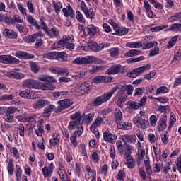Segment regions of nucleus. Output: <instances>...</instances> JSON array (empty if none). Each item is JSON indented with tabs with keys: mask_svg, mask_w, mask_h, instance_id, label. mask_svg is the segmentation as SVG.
<instances>
[{
	"mask_svg": "<svg viewBox=\"0 0 181 181\" xmlns=\"http://www.w3.org/2000/svg\"><path fill=\"white\" fill-rule=\"evenodd\" d=\"M23 87L25 88H40V90H54L56 86L50 83H37L33 79H27L23 81Z\"/></svg>",
	"mask_w": 181,
	"mask_h": 181,
	"instance_id": "nucleus-1",
	"label": "nucleus"
},
{
	"mask_svg": "<svg viewBox=\"0 0 181 181\" xmlns=\"http://www.w3.org/2000/svg\"><path fill=\"white\" fill-rule=\"evenodd\" d=\"M151 69V65L147 64L144 66H141L139 68L134 69L131 71V72H128L127 74V77H131L132 78H135V77H138L139 74H142L145 71L149 70Z\"/></svg>",
	"mask_w": 181,
	"mask_h": 181,
	"instance_id": "nucleus-2",
	"label": "nucleus"
},
{
	"mask_svg": "<svg viewBox=\"0 0 181 181\" xmlns=\"http://www.w3.org/2000/svg\"><path fill=\"white\" fill-rule=\"evenodd\" d=\"M18 121L20 122H30V127L29 129H32L34 128L35 125H36V120L33 119V116H30L26 113L17 116Z\"/></svg>",
	"mask_w": 181,
	"mask_h": 181,
	"instance_id": "nucleus-3",
	"label": "nucleus"
},
{
	"mask_svg": "<svg viewBox=\"0 0 181 181\" xmlns=\"http://www.w3.org/2000/svg\"><path fill=\"white\" fill-rule=\"evenodd\" d=\"M0 63L4 64H19L20 61L11 55H0Z\"/></svg>",
	"mask_w": 181,
	"mask_h": 181,
	"instance_id": "nucleus-4",
	"label": "nucleus"
},
{
	"mask_svg": "<svg viewBox=\"0 0 181 181\" xmlns=\"http://www.w3.org/2000/svg\"><path fill=\"white\" fill-rule=\"evenodd\" d=\"M91 88V83L90 81H86L81 84L76 90L77 95H83L86 93H88Z\"/></svg>",
	"mask_w": 181,
	"mask_h": 181,
	"instance_id": "nucleus-5",
	"label": "nucleus"
},
{
	"mask_svg": "<svg viewBox=\"0 0 181 181\" xmlns=\"http://www.w3.org/2000/svg\"><path fill=\"white\" fill-rule=\"evenodd\" d=\"M57 104L59 105L57 107L55 112H62L63 110H66V108H70L71 107L72 104L70 100L65 99L62 100H59L57 102Z\"/></svg>",
	"mask_w": 181,
	"mask_h": 181,
	"instance_id": "nucleus-6",
	"label": "nucleus"
},
{
	"mask_svg": "<svg viewBox=\"0 0 181 181\" xmlns=\"http://www.w3.org/2000/svg\"><path fill=\"white\" fill-rule=\"evenodd\" d=\"M18 111V109L15 107H9L7 108L6 115L4 117V121L6 122H13V114Z\"/></svg>",
	"mask_w": 181,
	"mask_h": 181,
	"instance_id": "nucleus-7",
	"label": "nucleus"
},
{
	"mask_svg": "<svg viewBox=\"0 0 181 181\" xmlns=\"http://www.w3.org/2000/svg\"><path fill=\"white\" fill-rule=\"evenodd\" d=\"M133 122L136 124V127H138V128H143V129H145L146 128H148V127H149V122L142 119L139 116H136L133 119Z\"/></svg>",
	"mask_w": 181,
	"mask_h": 181,
	"instance_id": "nucleus-8",
	"label": "nucleus"
},
{
	"mask_svg": "<svg viewBox=\"0 0 181 181\" xmlns=\"http://www.w3.org/2000/svg\"><path fill=\"white\" fill-rule=\"evenodd\" d=\"M166 122H168V116L166 115H161L158 122V131H163L166 129Z\"/></svg>",
	"mask_w": 181,
	"mask_h": 181,
	"instance_id": "nucleus-9",
	"label": "nucleus"
},
{
	"mask_svg": "<svg viewBox=\"0 0 181 181\" xmlns=\"http://www.w3.org/2000/svg\"><path fill=\"white\" fill-rule=\"evenodd\" d=\"M103 139L106 142L114 144L115 141H117V136H115V134H112L110 131L106 130L103 132Z\"/></svg>",
	"mask_w": 181,
	"mask_h": 181,
	"instance_id": "nucleus-10",
	"label": "nucleus"
},
{
	"mask_svg": "<svg viewBox=\"0 0 181 181\" xmlns=\"http://www.w3.org/2000/svg\"><path fill=\"white\" fill-rule=\"evenodd\" d=\"M56 110H57V108H56L54 105H49L44 109L42 116L43 118H49L52 115V112H53V111L56 112Z\"/></svg>",
	"mask_w": 181,
	"mask_h": 181,
	"instance_id": "nucleus-11",
	"label": "nucleus"
},
{
	"mask_svg": "<svg viewBox=\"0 0 181 181\" xmlns=\"http://www.w3.org/2000/svg\"><path fill=\"white\" fill-rule=\"evenodd\" d=\"M106 121L107 119H105V117H98L95 122L90 124V131H93V129H95V128H97V127H100L101 124H105Z\"/></svg>",
	"mask_w": 181,
	"mask_h": 181,
	"instance_id": "nucleus-12",
	"label": "nucleus"
},
{
	"mask_svg": "<svg viewBox=\"0 0 181 181\" xmlns=\"http://www.w3.org/2000/svg\"><path fill=\"white\" fill-rule=\"evenodd\" d=\"M71 119L79 125L83 124V115H81V112H76L71 115Z\"/></svg>",
	"mask_w": 181,
	"mask_h": 181,
	"instance_id": "nucleus-13",
	"label": "nucleus"
},
{
	"mask_svg": "<svg viewBox=\"0 0 181 181\" xmlns=\"http://www.w3.org/2000/svg\"><path fill=\"white\" fill-rule=\"evenodd\" d=\"M15 56H16V57H18V59H33L35 57V55H33L32 54H29L25 52H23V51L17 52L16 53Z\"/></svg>",
	"mask_w": 181,
	"mask_h": 181,
	"instance_id": "nucleus-14",
	"label": "nucleus"
},
{
	"mask_svg": "<svg viewBox=\"0 0 181 181\" xmlns=\"http://www.w3.org/2000/svg\"><path fill=\"white\" fill-rule=\"evenodd\" d=\"M3 35L8 39H16L18 37V33L8 28L4 30Z\"/></svg>",
	"mask_w": 181,
	"mask_h": 181,
	"instance_id": "nucleus-15",
	"label": "nucleus"
},
{
	"mask_svg": "<svg viewBox=\"0 0 181 181\" xmlns=\"http://www.w3.org/2000/svg\"><path fill=\"white\" fill-rule=\"evenodd\" d=\"M108 100H110L107 95H105V93H104L103 95H102L101 96L97 97L95 100H94V105H95V107H98V105H101V104H103V103H107V101H108Z\"/></svg>",
	"mask_w": 181,
	"mask_h": 181,
	"instance_id": "nucleus-16",
	"label": "nucleus"
},
{
	"mask_svg": "<svg viewBox=\"0 0 181 181\" xmlns=\"http://www.w3.org/2000/svg\"><path fill=\"white\" fill-rule=\"evenodd\" d=\"M38 80H40V81H42L43 84H52L50 83H56L57 81L56 78L53 76H44L38 78Z\"/></svg>",
	"mask_w": 181,
	"mask_h": 181,
	"instance_id": "nucleus-17",
	"label": "nucleus"
},
{
	"mask_svg": "<svg viewBox=\"0 0 181 181\" xmlns=\"http://www.w3.org/2000/svg\"><path fill=\"white\" fill-rule=\"evenodd\" d=\"M83 63L84 64H90L91 63H98V64H100L102 63L101 60L98 59L95 57L88 56L86 57H83Z\"/></svg>",
	"mask_w": 181,
	"mask_h": 181,
	"instance_id": "nucleus-18",
	"label": "nucleus"
},
{
	"mask_svg": "<svg viewBox=\"0 0 181 181\" xmlns=\"http://www.w3.org/2000/svg\"><path fill=\"white\" fill-rule=\"evenodd\" d=\"M47 100L40 99L33 105V108L34 110H40V108H43V107L47 105Z\"/></svg>",
	"mask_w": 181,
	"mask_h": 181,
	"instance_id": "nucleus-19",
	"label": "nucleus"
},
{
	"mask_svg": "<svg viewBox=\"0 0 181 181\" xmlns=\"http://www.w3.org/2000/svg\"><path fill=\"white\" fill-rule=\"evenodd\" d=\"M7 77L16 78V80H22V78H25V75L19 72L11 71L7 73Z\"/></svg>",
	"mask_w": 181,
	"mask_h": 181,
	"instance_id": "nucleus-20",
	"label": "nucleus"
},
{
	"mask_svg": "<svg viewBox=\"0 0 181 181\" xmlns=\"http://www.w3.org/2000/svg\"><path fill=\"white\" fill-rule=\"evenodd\" d=\"M82 116L83 124H91L93 119H94V113H88L86 115L83 114Z\"/></svg>",
	"mask_w": 181,
	"mask_h": 181,
	"instance_id": "nucleus-21",
	"label": "nucleus"
},
{
	"mask_svg": "<svg viewBox=\"0 0 181 181\" xmlns=\"http://www.w3.org/2000/svg\"><path fill=\"white\" fill-rule=\"evenodd\" d=\"M45 129H43V120L40 119L37 123V129H35V134L37 136H42Z\"/></svg>",
	"mask_w": 181,
	"mask_h": 181,
	"instance_id": "nucleus-22",
	"label": "nucleus"
},
{
	"mask_svg": "<svg viewBox=\"0 0 181 181\" xmlns=\"http://www.w3.org/2000/svg\"><path fill=\"white\" fill-rule=\"evenodd\" d=\"M117 128L119 129H131L132 128V124L130 122H119L117 123Z\"/></svg>",
	"mask_w": 181,
	"mask_h": 181,
	"instance_id": "nucleus-23",
	"label": "nucleus"
},
{
	"mask_svg": "<svg viewBox=\"0 0 181 181\" xmlns=\"http://www.w3.org/2000/svg\"><path fill=\"white\" fill-rule=\"evenodd\" d=\"M27 21L30 25H32L33 26H35V29H37V30H40V25L37 24V21H36V19L33 18L32 16L28 15L27 16Z\"/></svg>",
	"mask_w": 181,
	"mask_h": 181,
	"instance_id": "nucleus-24",
	"label": "nucleus"
},
{
	"mask_svg": "<svg viewBox=\"0 0 181 181\" xmlns=\"http://www.w3.org/2000/svg\"><path fill=\"white\" fill-rule=\"evenodd\" d=\"M19 96L23 97V98H27L28 100H30V98H33V93H32L30 90L27 89L25 90H21L19 93Z\"/></svg>",
	"mask_w": 181,
	"mask_h": 181,
	"instance_id": "nucleus-25",
	"label": "nucleus"
},
{
	"mask_svg": "<svg viewBox=\"0 0 181 181\" xmlns=\"http://www.w3.org/2000/svg\"><path fill=\"white\" fill-rule=\"evenodd\" d=\"M42 36V34L39 33H35L31 35H28L27 37V42L28 43H35L39 37Z\"/></svg>",
	"mask_w": 181,
	"mask_h": 181,
	"instance_id": "nucleus-26",
	"label": "nucleus"
},
{
	"mask_svg": "<svg viewBox=\"0 0 181 181\" xmlns=\"http://www.w3.org/2000/svg\"><path fill=\"white\" fill-rule=\"evenodd\" d=\"M121 71V65H115L107 70V74H118Z\"/></svg>",
	"mask_w": 181,
	"mask_h": 181,
	"instance_id": "nucleus-27",
	"label": "nucleus"
},
{
	"mask_svg": "<svg viewBox=\"0 0 181 181\" xmlns=\"http://www.w3.org/2000/svg\"><path fill=\"white\" fill-rule=\"evenodd\" d=\"M122 138L124 142H129V144H135L136 141L134 136L129 134L123 135Z\"/></svg>",
	"mask_w": 181,
	"mask_h": 181,
	"instance_id": "nucleus-28",
	"label": "nucleus"
},
{
	"mask_svg": "<svg viewBox=\"0 0 181 181\" xmlns=\"http://www.w3.org/2000/svg\"><path fill=\"white\" fill-rule=\"evenodd\" d=\"M141 52L138 49H131L124 54V57H134L141 54Z\"/></svg>",
	"mask_w": 181,
	"mask_h": 181,
	"instance_id": "nucleus-29",
	"label": "nucleus"
},
{
	"mask_svg": "<svg viewBox=\"0 0 181 181\" xmlns=\"http://www.w3.org/2000/svg\"><path fill=\"white\" fill-rule=\"evenodd\" d=\"M88 46L93 52H100V50H103L101 45H98L96 42H90Z\"/></svg>",
	"mask_w": 181,
	"mask_h": 181,
	"instance_id": "nucleus-30",
	"label": "nucleus"
},
{
	"mask_svg": "<svg viewBox=\"0 0 181 181\" xmlns=\"http://www.w3.org/2000/svg\"><path fill=\"white\" fill-rule=\"evenodd\" d=\"M86 30L90 36H94L97 33V28L93 25H88Z\"/></svg>",
	"mask_w": 181,
	"mask_h": 181,
	"instance_id": "nucleus-31",
	"label": "nucleus"
},
{
	"mask_svg": "<svg viewBox=\"0 0 181 181\" xmlns=\"http://www.w3.org/2000/svg\"><path fill=\"white\" fill-rule=\"evenodd\" d=\"M49 34H47L49 37H59V30L55 26H52V28L49 31Z\"/></svg>",
	"mask_w": 181,
	"mask_h": 181,
	"instance_id": "nucleus-32",
	"label": "nucleus"
},
{
	"mask_svg": "<svg viewBox=\"0 0 181 181\" xmlns=\"http://www.w3.org/2000/svg\"><path fill=\"white\" fill-rule=\"evenodd\" d=\"M126 105L132 110H138L139 108H141V104H139L138 102L132 100H129Z\"/></svg>",
	"mask_w": 181,
	"mask_h": 181,
	"instance_id": "nucleus-33",
	"label": "nucleus"
},
{
	"mask_svg": "<svg viewBox=\"0 0 181 181\" xmlns=\"http://www.w3.org/2000/svg\"><path fill=\"white\" fill-rule=\"evenodd\" d=\"M67 94H69V91L67 90L56 91L53 93V97H54V98H63V97L67 95Z\"/></svg>",
	"mask_w": 181,
	"mask_h": 181,
	"instance_id": "nucleus-34",
	"label": "nucleus"
},
{
	"mask_svg": "<svg viewBox=\"0 0 181 181\" xmlns=\"http://www.w3.org/2000/svg\"><path fill=\"white\" fill-rule=\"evenodd\" d=\"M7 170H8V175H10V176H13V172L15 170V165H13V161H12V160H10L8 162V165L7 166Z\"/></svg>",
	"mask_w": 181,
	"mask_h": 181,
	"instance_id": "nucleus-35",
	"label": "nucleus"
},
{
	"mask_svg": "<svg viewBox=\"0 0 181 181\" xmlns=\"http://www.w3.org/2000/svg\"><path fill=\"white\" fill-rule=\"evenodd\" d=\"M168 30H171V32H181V24L173 23V25H170Z\"/></svg>",
	"mask_w": 181,
	"mask_h": 181,
	"instance_id": "nucleus-36",
	"label": "nucleus"
},
{
	"mask_svg": "<svg viewBox=\"0 0 181 181\" xmlns=\"http://www.w3.org/2000/svg\"><path fill=\"white\" fill-rule=\"evenodd\" d=\"M66 44V40L64 39V36L62 39H61L59 41L57 42V46H56V43H54L52 46V50H54V49L56 48L59 49V47H61L62 46H64Z\"/></svg>",
	"mask_w": 181,
	"mask_h": 181,
	"instance_id": "nucleus-37",
	"label": "nucleus"
},
{
	"mask_svg": "<svg viewBox=\"0 0 181 181\" xmlns=\"http://www.w3.org/2000/svg\"><path fill=\"white\" fill-rule=\"evenodd\" d=\"M127 47L130 48H137L142 47V42H129L126 44Z\"/></svg>",
	"mask_w": 181,
	"mask_h": 181,
	"instance_id": "nucleus-38",
	"label": "nucleus"
},
{
	"mask_svg": "<svg viewBox=\"0 0 181 181\" xmlns=\"http://www.w3.org/2000/svg\"><path fill=\"white\" fill-rule=\"evenodd\" d=\"M93 83L95 84H101V83H104L105 81V76H95L92 80Z\"/></svg>",
	"mask_w": 181,
	"mask_h": 181,
	"instance_id": "nucleus-39",
	"label": "nucleus"
},
{
	"mask_svg": "<svg viewBox=\"0 0 181 181\" xmlns=\"http://www.w3.org/2000/svg\"><path fill=\"white\" fill-rule=\"evenodd\" d=\"M115 117L117 124L121 122V120L122 119V113L119 109H116L115 110Z\"/></svg>",
	"mask_w": 181,
	"mask_h": 181,
	"instance_id": "nucleus-40",
	"label": "nucleus"
},
{
	"mask_svg": "<svg viewBox=\"0 0 181 181\" xmlns=\"http://www.w3.org/2000/svg\"><path fill=\"white\" fill-rule=\"evenodd\" d=\"M176 42H177V36L173 37L167 45V49H172V47H173L176 44Z\"/></svg>",
	"mask_w": 181,
	"mask_h": 181,
	"instance_id": "nucleus-41",
	"label": "nucleus"
},
{
	"mask_svg": "<svg viewBox=\"0 0 181 181\" xmlns=\"http://www.w3.org/2000/svg\"><path fill=\"white\" fill-rule=\"evenodd\" d=\"M116 35L118 36H124V35H127L128 33V28H119V29L116 30Z\"/></svg>",
	"mask_w": 181,
	"mask_h": 181,
	"instance_id": "nucleus-42",
	"label": "nucleus"
},
{
	"mask_svg": "<svg viewBox=\"0 0 181 181\" xmlns=\"http://www.w3.org/2000/svg\"><path fill=\"white\" fill-rule=\"evenodd\" d=\"M13 98H15L13 94L4 95L0 97V101H10L11 100H13Z\"/></svg>",
	"mask_w": 181,
	"mask_h": 181,
	"instance_id": "nucleus-43",
	"label": "nucleus"
},
{
	"mask_svg": "<svg viewBox=\"0 0 181 181\" xmlns=\"http://www.w3.org/2000/svg\"><path fill=\"white\" fill-rule=\"evenodd\" d=\"M168 92H169V89H168L166 86H161L157 88L156 95H158V94H165Z\"/></svg>",
	"mask_w": 181,
	"mask_h": 181,
	"instance_id": "nucleus-44",
	"label": "nucleus"
},
{
	"mask_svg": "<svg viewBox=\"0 0 181 181\" xmlns=\"http://www.w3.org/2000/svg\"><path fill=\"white\" fill-rule=\"evenodd\" d=\"M54 8L55 9V12L57 13L59 12H60V9H62V8H63V5L62 4V2L59 1L57 3H56L55 1L52 2Z\"/></svg>",
	"mask_w": 181,
	"mask_h": 181,
	"instance_id": "nucleus-45",
	"label": "nucleus"
},
{
	"mask_svg": "<svg viewBox=\"0 0 181 181\" xmlns=\"http://www.w3.org/2000/svg\"><path fill=\"white\" fill-rule=\"evenodd\" d=\"M58 76H65V77H69V69L67 68H59Z\"/></svg>",
	"mask_w": 181,
	"mask_h": 181,
	"instance_id": "nucleus-46",
	"label": "nucleus"
},
{
	"mask_svg": "<svg viewBox=\"0 0 181 181\" xmlns=\"http://www.w3.org/2000/svg\"><path fill=\"white\" fill-rule=\"evenodd\" d=\"M117 180H125V172L124 170H121L118 172L117 176H116Z\"/></svg>",
	"mask_w": 181,
	"mask_h": 181,
	"instance_id": "nucleus-47",
	"label": "nucleus"
},
{
	"mask_svg": "<svg viewBox=\"0 0 181 181\" xmlns=\"http://www.w3.org/2000/svg\"><path fill=\"white\" fill-rule=\"evenodd\" d=\"M110 53L112 57H118L119 49L118 48H112L110 49Z\"/></svg>",
	"mask_w": 181,
	"mask_h": 181,
	"instance_id": "nucleus-48",
	"label": "nucleus"
},
{
	"mask_svg": "<svg viewBox=\"0 0 181 181\" xmlns=\"http://www.w3.org/2000/svg\"><path fill=\"white\" fill-rule=\"evenodd\" d=\"M30 66L33 73H37V71H39V66H37V64H36L35 62H30Z\"/></svg>",
	"mask_w": 181,
	"mask_h": 181,
	"instance_id": "nucleus-49",
	"label": "nucleus"
},
{
	"mask_svg": "<svg viewBox=\"0 0 181 181\" xmlns=\"http://www.w3.org/2000/svg\"><path fill=\"white\" fill-rule=\"evenodd\" d=\"M83 13H85L86 18L88 19H93L94 18V11L89 10L88 8L83 11Z\"/></svg>",
	"mask_w": 181,
	"mask_h": 181,
	"instance_id": "nucleus-50",
	"label": "nucleus"
},
{
	"mask_svg": "<svg viewBox=\"0 0 181 181\" xmlns=\"http://www.w3.org/2000/svg\"><path fill=\"white\" fill-rule=\"evenodd\" d=\"M166 28H168V25L156 26V27L151 28L150 30L151 32H159L160 30H163V29H166Z\"/></svg>",
	"mask_w": 181,
	"mask_h": 181,
	"instance_id": "nucleus-51",
	"label": "nucleus"
},
{
	"mask_svg": "<svg viewBox=\"0 0 181 181\" xmlns=\"http://www.w3.org/2000/svg\"><path fill=\"white\" fill-rule=\"evenodd\" d=\"M70 141L71 142V144L73 145L74 148H76L77 146V135L73 134L71 136Z\"/></svg>",
	"mask_w": 181,
	"mask_h": 181,
	"instance_id": "nucleus-52",
	"label": "nucleus"
},
{
	"mask_svg": "<svg viewBox=\"0 0 181 181\" xmlns=\"http://www.w3.org/2000/svg\"><path fill=\"white\" fill-rule=\"evenodd\" d=\"M116 145H117V149L119 152V153H124V146L122 145V141H117L116 142Z\"/></svg>",
	"mask_w": 181,
	"mask_h": 181,
	"instance_id": "nucleus-53",
	"label": "nucleus"
},
{
	"mask_svg": "<svg viewBox=\"0 0 181 181\" xmlns=\"http://www.w3.org/2000/svg\"><path fill=\"white\" fill-rule=\"evenodd\" d=\"M161 141L163 144L165 145H168V142L169 141V134H168V132H166L163 136H161Z\"/></svg>",
	"mask_w": 181,
	"mask_h": 181,
	"instance_id": "nucleus-54",
	"label": "nucleus"
},
{
	"mask_svg": "<svg viewBox=\"0 0 181 181\" xmlns=\"http://www.w3.org/2000/svg\"><path fill=\"white\" fill-rule=\"evenodd\" d=\"M145 49H151L153 46H158V42L156 41L150 42L146 44H144Z\"/></svg>",
	"mask_w": 181,
	"mask_h": 181,
	"instance_id": "nucleus-55",
	"label": "nucleus"
},
{
	"mask_svg": "<svg viewBox=\"0 0 181 181\" xmlns=\"http://www.w3.org/2000/svg\"><path fill=\"white\" fill-rule=\"evenodd\" d=\"M156 74V71H151L149 74L144 75V78H146V80H151L153 77H155Z\"/></svg>",
	"mask_w": 181,
	"mask_h": 181,
	"instance_id": "nucleus-56",
	"label": "nucleus"
},
{
	"mask_svg": "<svg viewBox=\"0 0 181 181\" xmlns=\"http://www.w3.org/2000/svg\"><path fill=\"white\" fill-rule=\"evenodd\" d=\"M83 126L81 124H79V127H77L76 131H75L73 134L74 135H78V136H81L83 135Z\"/></svg>",
	"mask_w": 181,
	"mask_h": 181,
	"instance_id": "nucleus-57",
	"label": "nucleus"
},
{
	"mask_svg": "<svg viewBox=\"0 0 181 181\" xmlns=\"http://www.w3.org/2000/svg\"><path fill=\"white\" fill-rule=\"evenodd\" d=\"M76 19L78 21V22H81V23L85 22L84 17L83 16V14H81V12L76 11Z\"/></svg>",
	"mask_w": 181,
	"mask_h": 181,
	"instance_id": "nucleus-58",
	"label": "nucleus"
},
{
	"mask_svg": "<svg viewBox=\"0 0 181 181\" xmlns=\"http://www.w3.org/2000/svg\"><path fill=\"white\" fill-rule=\"evenodd\" d=\"M103 69V66H93L90 70V74H94V73H98V71H100Z\"/></svg>",
	"mask_w": 181,
	"mask_h": 181,
	"instance_id": "nucleus-59",
	"label": "nucleus"
},
{
	"mask_svg": "<svg viewBox=\"0 0 181 181\" xmlns=\"http://www.w3.org/2000/svg\"><path fill=\"white\" fill-rule=\"evenodd\" d=\"M18 132L20 136H25V126L23 124H18Z\"/></svg>",
	"mask_w": 181,
	"mask_h": 181,
	"instance_id": "nucleus-60",
	"label": "nucleus"
},
{
	"mask_svg": "<svg viewBox=\"0 0 181 181\" xmlns=\"http://www.w3.org/2000/svg\"><path fill=\"white\" fill-rule=\"evenodd\" d=\"M156 54H159V47H156L154 49H151L149 52V56H156Z\"/></svg>",
	"mask_w": 181,
	"mask_h": 181,
	"instance_id": "nucleus-61",
	"label": "nucleus"
},
{
	"mask_svg": "<svg viewBox=\"0 0 181 181\" xmlns=\"http://www.w3.org/2000/svg\"><path fill=\"white\" fill-rule=\"evenodd\" d=\"M56 54V59L58 60H64L66 59V53L64 52H57Z\"/></svg>",
	"mask_w": 181,
	"mask_h": 181,
	"instance_id": "nucleus-62",
	"label": "nucleus"
},
{
	"mask_svg": "<svg viewBox=\"0 0 181 181\" xmlns=\"http://www.w3.org/2000/svg\"><path fill=\"white\" fill-rule=\"evenodd\" d=\"M72 63L75 64H84V57H77L72 62Z\"/></svg>",
	"mask_w": 181,
	"mask_h": 181,
	"instance_id": "nucleus-63",
	"label": "nucleus"
},
{
	"mask_svg": "<svg viewBox=\"0 0 181 181\" xmlns=\"http://www.w3.org/2000/svg\"><path fill=\"white\" fill-rule=\"evenodd\" d=\"M177 169L181 173V155L177 159Z\"/></svg>",
	"mask_w": 181,
	"mask_h": 181,
	"instance_id": "nucleus-64",
	"label": "nucleus"
}]
</instances>
